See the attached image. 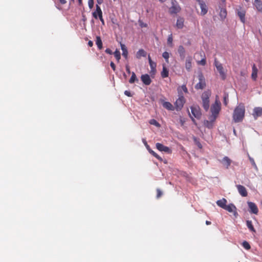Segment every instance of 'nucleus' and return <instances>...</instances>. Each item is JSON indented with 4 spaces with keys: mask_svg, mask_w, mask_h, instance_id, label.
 <instances>
[{
    "mask_svg": "<svg viewBox=\"0 0 262 262\" xmlns=\"http://www.w3.org/2000/svg\"><path fill=\"white\" fill-rule=\"evenodd\" d=\"M245 107L243 103H239L234 109L233 120L235 122H242L244 118Z\"/></svg>",
    "mask_w": 262,
    "mask_h": 262,
    "instance_id": "nucleus-1",
    "label": "nucleus"
},
{
    "mask_svg": "<svg viewBox=\"0 0 262 262\" xmlns=\"http://www.w3.org/2000/svg\"><path fill=\"white\" fill-rule=\"evenodd\" d=\"M178 93V98L176 100L174 103V108L177 111H181L184 106L186 102L185 98L184 97L183 92H182L180 88L177 89Z\"/></svg>",
    "mask_w": 262,
    "mask_h": 262,
    "instance_id": "nucleus-2",
    "label": "nucleus"
},
{
    "mask_svg": "<svg viewBox=\"0 0 262 262\" xmlns=\"http://www.w3.org/2000/svg\"><path fill=\"white\" fill-rule=\"evenodd\" d=\"M221 104L217 96H216V99L214 103L211 106V112L212 113V116L213 117V119L215 120L217 117L219 112L221 110Z\"/></svg>",
    "mask_w": 262,
    "mask_h": 262,
    "instance_id": "nucleus-3",
    "label": "nucleus"
},
{
    "mask_svg": "<svg viewBox=\"0 0 262 262\" xmlns=\"http://www.w3.org/2000/svg\"><path fill=\"white\" fill-rule=\"evenodd\" d=\"M199 82L195 85L196 90H203L206 86V81L204 76L202 73H200L198 75Z\"/></svg>",
    "mask_w": 262,
    "mask_h": 262,
    "instance_id": "nucleus-4",
    "label": "nucleus"
},
{
    "mask_svg": "<svg viewBox=\"0 0 262 262\" xmlns=\"http://www.w3.org/2000/svg\"><path fill=\"white\" fill-rule=\"evenodd\" d=\"M214 64L215 66L217 71L219 72L220 75L223 80H225L226 77V73L224 72L223 67L222 64L215 59Z\"/></svg>",
    "mask_w": 262,
    "mask_h": 262,
    "instance_id": "nucleus-5",
    "label": "nucleus"
},
{
    "mask_svg": "<svg viewBox=\"0 0 262 262\" xmlns=\"http://www.w3.org/2000/svg\"><path fill=\"white\" fill-rule=\"evenodd\" d=\"M181 10V7L176 0H171V6L169 8V13L171 14H177Z\"/></svg>",
    "mask_w": 262,
    "mask_h": 262,
    "instance_id": "nucleus-6",
    "label": "nucleus"
},
{
    "mask_svg": "<svg viewBox=\"0 0 262 262\" xmlns=\"http://www.w3.org/2000/svg\"><path fill=\"white\" fill-rule=\"evenodd\" d=\"M203 106L207 111L209 108V96L207 92L203 93L202 96Z\"/></svg>",
    "mask_w": 262,
    "mask_h": 262,
    "instance_id": "nucleus-7",
    "label": "nucleus"
},
{
    "mask_svg": "<svg viewBox=\"0 0 262 262\" xmlns=\"http://www.w3.org/2000/svg\"><path fill=\"white\" fill-rule=\"evenodd\" d=\"M156 147L160 151H163L169 154L172 153V150L169 147L166 146L160 143H157Z\"/></svg>",
    "mask_w": 262,
    "mask_h": 262,
    "instance_id": "nucleus-8",
    "label": "nucleus"
},
{
    "mask_svg": "<svg viewBox=\"0 0 262 262\" xmlns=\"http://www.w3.org/2000/svg\"><path fill=\"white\" fill-rule=\"evenodd\" d=\"M191 113L193 116L197 118L200 119L201 117L202 113L201 112V110L199 106H193L191 107Z\"/></svg>",
    "mask_w": 262,
    "mask_h": 262,
    "instance_id": "nucleus-9",
    "label": "nucleus"
},
{
    "mask_svg": "<svg viewBox=\"0 0 262 262\" xmlns=\"http://www.w3.org/2000/svg\"><path fill=\"white\" fill-rule=\"evenodd\" d=\"M247 204L250 209L249 211L251 213L257 214L258 212V209L256 205L254 203L251 202H248Z\"/></svg>",
    "mask_w": 262,
    "mask_h": 262,
    "instance_id": "nucleus-10",
    "label": "nucleus"
},
{
    "mask_svg": "<svg viewBox=\"0 0 262 262\" xmlns=\"http://www.w3.org/2000/svg\"><path fill=\"white\" fill-rule=\"evenodd\" d=\"M92 15L96 19L103 16L102 11L98 5H96V10L92 13Z\"/></svg>",
    "mask_w": 262,
    "mask_h": 262,
    "instance_id": "nucleus-11",
    "label": "nucleus"
},
{
    "mask_svg": "<svg viewBox=\"0 0 262 262\" xmlns=\"http://www.w3.org/2000/svg\"><path fill=\"white\" fill-rule=\"evenodd\" d=\"M239 193L243 197H246L248 195V192L246 188L241 185H237L236 186Z\"/></svg>",
    "mask_w": 262,
    "mask_h": 262,
    "instance_id": "nucleus-12",
    "label": "nucleus"
},
{
    "mask_svg": "<svg viewBox=\"0 0 262 262\" xmlns=\"http://www.w3.org/2000/svg\"><path fill=\"white\" fill-rule=\"evenodd\" d=\"M226 169H228L232 162L231 160L227 156L224 157L222 160L220 161Z\"/></svg>",
    "mask_w": 262,
    "mask_h": 262,
    "instance_id": "nucleus-13",
    "label": "nucleus"
},
{
    "mask_svg": "<svg viewBox=\"0 0 262 262\" xmlns=\"http://www.w3.org/2000/svg\"><path fill=\"white\" fill-rule=\"evenodd\" d=\"M141 80L142 82L146 85H149L151 82V80L150 78V76L147 74L142 75L141 76Z\"/></svg>",
    "mask_w": 262,
    "mask_h": 262,
    "instance_id": "nucleus-14",
    "label": "nucleus"
},
{
    "mask_svg": "<svg viewBox=\"0 0 262 262\" xmlns=\"http://www.w3.org/2000/svg\"><path fill=\"white\" fill-rule=\"evenodd\" d=\"M198 1L199 3L200 8L201 9V15H205L207 13V11H208L207 7L205 3L201 0H198Z\"/></svg>",
    "mask_w": 262,
    "mask_h": 262,
    "instance_id": "nucleus-15",
    "label": "nucleus"
},
{
    "mask_svg": "<svg viewBox=\"0 0 262 262\" xmlns=\"http://www.w3.org/2000/svg\"><path fill=\"white\" fill-rule=\"evenodd\" d=\"M252 115L255 119L262 116V108L260 107H255L253 110Z\"/></svg>",
    "mask_w": 262,
    "mask_h": 262,
    "instance_id": "nucleus-16",
    "label": "nucleus"
},
{
    "mask_svg": "<svg viewBox=\"0 0 262 262\" xmlns=\"http://www.w3.org/2000/svg\"><path fill=\"white\" fill-rule=\"evenodd\" d=\"M163 106L169 111H174L175 110L174 106L169 102L164 101L162 103Z\"/></svg>",
    "mask_w": 262,
    "mask_h": 262,
    "instance_id": "nucleus-17",
    "label": "nucleus"
},
{
    "mask_svg": "<svg viewBox=\"0 0 262 262\" xmlns=\"http://www.w3.org/2000/svg\"><path fill=\"white\" fill-rule=\"evenodd\" d=\"M184 19L183 17H179L176 23V27L178 29H182L184 27Z\"/></svg>",
    "mask_w": 262,
    "mask_h": 262,
    "instance_id": "nucleus-18",
    "label": "nucleus"
},
{
    "mask_svg": "<svg viewBox=\"0 0 262 262\" xmlns=\"http://www.w3.org/2000/svg\"><path fill=\"white\" fill-rule=\"evenodd\" d=\"M252 71L251 74V77L253 80H256L257 77L258 69L255 64L252 66Z\"/></svg>",
    "mask_w": 262,
    "mask_h": 262,
    "instance_id": "nucleus-19",
    "label": "nucleus"
},
{
    "mask_svg": "<svg viewBox=\"0 0 262 262\" xmlns=\"http://www.w3.org/2000/svg\"><path fill=\"white\" fill-rule=\"evenodd\" d=\"M253 4L258 11L262 12V2L260 0H255Z\"/></svg>",
    "mask_w": 262,
    "mask_h": 262,
    "instance_id": "nucleus-20",
    "label": "nucleus"
},
{
    "mask_svg": "<svg viewBox=\"0 0 262 262\" xmlns=\"http://www.w3.org/2000/svg\"><path fill=\"white\" fill-rule=\"evenodd\" d=\"M161 75L163 78L168 77L169 71L166 67L165 64H163L162 71L161 73Z\"/></svg>",
    "mask_w": 262,
    "mask_h": 262,
    "instance_id": "nucleus-21",
    "label": "nucleus"
},
{
    "mask_svg": "<svg viewBox=\"0 0 262 262\" xmlns=\"http://www.w3.org/2000/svg\"><path fill=\"white\" fill-rule=\"evenodd\" d=\"M226 203H227V200L223 198L221 200H218L216 202V204L220 207L225 209V207L226 206Z\"/></svg>",
    "mask_w": 262,
    "mask_h": 262,
    "instance_id": "nucleus-22",
    "label": "nucleus"
},
{
    "mask_svg": "<svg viewBox=\"0 0 262 262\" xmlns=\"http://www.w3.org/2000/svg\"><path fill=\"white\" fill-rule=\"evenodd\" d=\"M245 14L246 12L245 10H243L241 11H238L237 12V15L243 23H245Z\"/></svg>",
    "mask_w": 262,
    "mask_h": 262,
    "instance_id": "nucleus-23",
    "label": "nucleus"
},
{
    "mask_svg": "<svg viewBox=\"0 0 262 262\" xmlns=\"http://www.w3.org/2000/svg\"><path fill=\"white\" fill-rule=\"evenodd\" d=\"M224 209L227 210L229 212H235L236 208L233 204H230L228 205H226Z\"/></svg>",
    "mask_w": 262,
    "mask_h": 262,
    "instance_id": "nucleus-24",
    "label": "nucleus"
},
{
    "mask_svg": "<svg viewBox=\"0 0 262 262\" xmlns=\"http://www.w3.org/2000/svg\"><path fill=\"white\" fill-rule=\"evenodd\" d=\"M191 61L192 59L190 57H189L186 59L185 63V68L188 71H189L191 69Z\"/></svg>",
    "mask_w": 262,
    "mask_h": 262,
    "instance_id": "nucleus-25",
    "label": "nucleus"
},
{
    "mask_svg": "<svg viewBox=\"0 0 262 262\" xmlns=\"http://www.w3.org/2000/svg\"><path fill=\"white\" fill-rule=\"evenodd\" d=\"M146 52L143 49H140L136 54V57L140 59L141 57H146Z\"/></svg>",
    "mask_w": 262,
    "mask_h": 262,
    "instance_id": "nucleus-26",
    "label": "nucleus"
},
{
    "mask_svg": "<svg viewBox=\"0 0 262 262\" xmlns=\"http://www.w3.org/2000/svg\"><path fill=\"white\" fill-rule=\"evenodd\" d=\"M121 48L122 51L123 56H124L125 58H127L128 55V51L126 46L125 45L121 43Z\"/></svg>",
    "mask_w": 262,
    "mask_h": 262,
    "instance_id": "nucleus-27",
    "label": "nucleus"
},
{
    "mask_svg": "<svg viewBox=\"0 0 262 262\" xmlns=\"http://www.w3.org/2000/svg\"><path fill=\"white\" fill-rule=\"evenodd\" d=\"M96 44L99 50L102 49V41L101 40V37L99 36H96Z\"/></svg>",
    "mask_w": 262,
    "mask_h": 262,
    "instance_id": "nucleus-28",
    "label": "nucleus"
},
{
    "mask_svg": "<svg viewBox=\"0 0 262 262\" xmlns=\"http://www.w3.org/2000/svg\"><path fill=\"white\" fill-rule=\"evenodd\" d=\"M178 52L180 56L183 58H184L185 50L184 48L182 46H180L178 48Z\"/></svg>",
    "mask_w": 262,
    "mask_h": 262,
    "instance_id": "nucleus-29",
    "label": "nucleus"
},
{
    "mask_svg": "<svg viewBox=\"0 0 262 262\" xmlns=\"http://www.w3.org/2000/svg\"><path fill=\"white\" fill-rule=\"evenodd\" d=\"M246 224L249 230L252 232H255V230L252 225L251 221L248 220L246 221Z\"/></svg>",
    "mask_w": 262,
    "mask_h": 262,
    "instance_id": "nucleus-30",
    "label": "nucleus"
},
{
    "mask_svg": "<svg viewBox=\"0 0 262 262\" xmlns=\"http://www.w3.org/2000/svg\"><path fill=\"white\" fill-rule=\"evenodd\" d=\"M135 81H138V79H137L135 73L134 72H132V76L129 80V82L130 83H133Z\"/></svg>",
    "mask_w": 262,
    "mask_h": 262,
    "instance_id": "nucleus-31",
    "label": "nucleus"
},
{
    "mask_svg": "<svg viewBox=\"0 0 262 262\" xmlns=\"http://www.w3.org/2000/svg\"><path fill=\"white\" fill-rule=\"evenodd\" d=\"M227 15V11L226 9L222 8L220 10V16L222 19L226 18Z\"/></svg>",
    "mask_w": 262,
    "mask_h": 262,
    "instance_id": "nucleus-32",
    "label": "nucleus"
},
{
    "mask_svg": "<svg viewBox=\"0 0 262 262\" xmlns=\"http://www.w3.org/2000/svg\"><path fill=\"white\" fill-rule=\"evenodd\" d=\"M149 66L151 69V72L155 73L156 71V63L153 61L152 62L149 63Z\"/></svg>",
    "mask_w": 262,
    "mask_h": 262,
    "instance_id": "nucleus-33",
    "label": "nucleus"
},
{
    "mask_svg": "<svg viewBox=\"0 0 262 262\" xmlns=\"http://www.w3.org/2000/svg\"><path fill=\"white\" fill-rule=\"evenodd\" d=\"M150 154H151L154 157H155L156 158H157L158 160H159L160 161H162L163 159L162 158L159 156L156 152H155L154 150L152 149L149 152Z\"/></svg>",
    "mask_w": 262,
    "mask_h": 262,
    "instance_id": "nucleus-34",
    "label": "nucleus"
},
{
    "mask_svg": "<svg viewBox=\"0 0 262 262\" xmlns=\"http://www.w3.org/2000/svg\"><path fill=\"white\" fill-rule=\"evenodd\" d=\"M114 56L116 58V59L119 61V60L120 59V58H121V55H120V51L118 50L117 49L114 52Z\"/></svg>",
    "mask_w": 262,
    "mask_h": 262,
    "instance_id": "nucleus-35",
    "label": "nucleus"
},
{
    "mask_svg": "<svg viewBox=\"0 0 262 262\" xmlns=\"http://www.w3.org/2000/svg\"><path fill=\"white\" fill-rule=\"evenodd\" d=\"M242 245L246 250H249L251 248L250 244L247 241H244L242 243Z\"/></svg>",
    "mask_w": 262,
    "mask_h": 262,
    "instance_id": "nucleus-36",
    "label": "nucleus"
},
{
    "mask_svg": "<svg viewBox=\"0 0 262 262\" xmlns=\"http://www.w3.org/2000/svg\"><path fill=\"white\" fill-rule=\"evenodd\" d=\"M178 88H180L181 91H183L185 93H188V91L185 84L182 85L181 86H179Z\"/></svg>",
    "mask_w": 262,
    "mask_h": 262,
    "instance_id": "nucleus-37",
    "label": "nucleus"
},
{
    "mask_svg": "<svg viewBox=\"0 0 262 262\" xmlns=\"http://www.w3.org/2000/svg\"><path fill=\"white\" fill-rule=\"evenodd\" d=\"M149 123L152 125H154L156 126L159 127L160 126V124L155 120V119H151L149 121Z\"/></svg>",
    "mask_w": 262,
    "mask_h": 262,
    "instance_id": "nucleus-38",
    "label": "nucleus"
},
{
    "mask_svg": "<svg viewBox=\"0 0 262 262\" xmlns=\"http://www.w3.org/2000/svg\"><path fill=\"white\" fill-rule=\"evenodd\" d=\"M162 56L167 62H168V58L169 57V53L167 52H164L162 54Z\"/></svg>",
    "mask_w": 262,
    "mask_h": 262,
    "instance_id": "nucleus-39",
    "label": "nucleus"
},
{
    "mask_svg": "<svg viewBox=\"0 0 262 262\" xmlns=\"http://www.w3.org/2000/svg\"><path fill=\"white\" fill-rule=\"evenodd\" d=\"M228 102V94H225L224 96V104L227 105Z\"/></svg>",
    "mask_w": 262,
    "mask_h": 262,
    "instance_id": "nucleus-40",
    "label": "nucleus"
},
{
    "mask_svg": "<svg viewBox=\"0 0 262 262\" xmlns=\"http://www.w3.org/2000/svg\"><path fill=\"white\" fill-rule=\"evenodd\" d=\"M163 194L162 191L159 188L157 189V198H160Z\"/></svg>",
    "mask_w": 262,
    "mask_h": 262,
    "instance_id": "nucleus-41",
    "label": "nucleus"
},
{
    "mask_svg": "<svg viewBox=\"0 0 262 262\" xmlns=\"http://www.w3.org/2000/svg\"><path fill=\"white\" fill-rule=\"evenodd\" d=\"M198 63L199 64H201L202 66H205L206 63V61L205 58H203L201 60L198 61Z\"/></svg>",
    "mask_w": 262,
    "mask_h": 262,
    "instance_id": "nucleus-42",
    "label": "nucleus"
},
{
    "mask_svg": "<svg viewBox=\"0 0 262 262\" xmlns=\"http://www.w3.org/2000/svg\"><path fill=\"white\" fill-rule=\"evenodd\" d=\"M172 34H170L168 37V39H167V43L168 45H171L172 43Z\"/></svg>",
    "mask_w": 262,
    "mask_h": 262,
    "instance_id": "nucleus-43",
    "label": "nucleus"
},
{
    "mask_svg": "<svg viewBox=\"0 0 262 262\" xmlns=\"http://www.w3.org/2000/svg\"><path fill=\"white\" fill-rule=\"evenodd\" d=\"M88 5L90 9H92L94 6V0H89Z\"/></svg>",
    "mask_w": 262,
    "mask_h": 262,
    "instance_id": "nucleus-44",
    "label": "nucleus"
},
{
    "mask_svg": "<svg viewBox=\"0 0 262 262\" xmlns=\"http://www.w3.org/2000/svg\"><path fill=\"white\" fill-rule=\"evenodd\" d=\"M139 25L141 28H145V27H147V25L146 24L144 23L143 22H142L141 21H139Z\"/></svg>",
    "mask_w": 262,
    "mask_h": 262,
    "instance_id": "nucleus-45",
    "label": "nucleus"
},
{
    "mask_svg": "<svg viewBox=\"0 0 262 262\" xmlns=\"http://www.w3.org/2000/svg\"><path fill=\"white\" fill-rule=\"evenodd\" d=\"M110 66L111 67L112 69L115 71V70H116V66H115V63L113 62H112V61L111 62Z\"/></svg>",
    "mask_w": 262,
    "mask_h": 262,
    "instance_id": "nucleus-46",
    "label": "nucleus"
},
{
    "mask_svg": "<svg viewBox=\"0 0 262 262\" xmlns=\"http://www.w3.org/2000/svg\"><path fill=\"white\" fill-rule=\"evenodd\" d=\"M124 94L128 96V97H132V95L131 94L130 92L129 91H125L124 92Z\"/></svg>",
    "mask_w": 262,
    "mask_h": 262,
    "instance_id": "nucleus-47",
    "label": "nucleus"
},
{
    "mask_svg": "<svg viewBox=\"0 0 262 262\" xmlns=\"http://www.w3.org/2000/svg\"><path fill=\"white\" fill-rule=\"evenodd\" d=\"M105 52L107 53V54H113V52H112V51L109 49V48H107L106 50H105Z\"/></svg>",
    "mask_w": 262,
    "mask_h": 262,
    "instance_id": "nucleus-48",
    "label": "nucleus"
},
{
    "mask_svg": "<svg viewBox=\"0 0 262 262\" xmlns=\"http://www.w3.org/2000/svg\"><path fill=\"white\" fill-rule=\"evenodd\" d=\"M125 69H126V71L127 72V73L129 74H130V68H129V66L128 65H126Z\"/></svg>",
    "mask_w": 262,
    "mask_h": 262,
    "instance_id": "nucleus-49",
    "label": "nucleus"
},
{
    "mask_svg": "<svg viewBox=\"0 0 262 262\" xmlns=\"http://www.w3.org/2000/svg\"><path fill=\"white\" fill-rule=\"evenodd\" d=\"M250 160L251 163L252 164V165L255 166H256V164H255V163L254 162V159L251 158H250Z\"/></svg>",
    "mask_w": 262,
    "mask_h": 262,
    "instance_id": "nucleus-50",
    "label": "nucleus"
},
{
    "mask_svg": "<svg viewBox=\"0 0 262 262\" xmlns=\"http://www.w3.org/2000/svg\"><path fill=\"white\" fill-rule=\"evenodd\" d=\"M99 19H100V20L101 21V22L102 24L103 25H105V23H104V19H103V16H102L101 17H99Z\"/></svg>",
    "mask_w": 262,
    "mask_h": 262,
    "instance_id": "nucleus-51",
    "label": "nucleus"
},
{
    "mask_svg": "<svg viewBox=\"0 0 262 262\" xmlns=\"http://www.w3.org/2000/svg\"><path fill=\"white\" fill-rule=\"evenodd\" d=\"M88 46L90 47H92L93 46V42L91 40H89V42H88Z\"/></svg>",
    "mask_w": 262,
    "mask_h": 262,
    "instance_id": "nucleus-52",
    "label": "nucleus"
},
{
    "mask_svg": "<svg viewBox=\"0 0 262 262\" xmlns=\"http://www.w3.org/2000/svg\"><path fill=\"white\" fill-rule=\"evenodd\" d=\"M180 123L182 126H183L185 123V120H184L182 118H180Z\"/></svg>",
    "mask_w": 262,
    "mask_h": 262,
    "instance_id": "nucleus-53",
    "label": "nucleus"
},
{
    "mask_svg": "<svg viewBox=\"0 0 262 262\" xmlns=\"http://www.w3.org/2000/svg\"><path fill=\"white\" fill-rule=\"evenodd\" d=\"M97 5H101L103 3V0H97Z\"/></svg>",
    "mask_w": 262,
    "mask_h": 262,
    "instance_id": "nucleus-54",
    "label": "nucleus"
},
{
    "mask_svg": "<svg viewBox=\"0 0 262 262\" xmlns=\"http://www.w3.org/2000/svg\"><path fill=\"white\" fill-rule=\"evenodd\" d=\"M61 4H65L67 3L66 0H59Z\"/></svg>",
    "mask_w": 262,
    "mask_h": 262,
    "instance_id": "nucleus-55",
    "label": "nucleus"
},
{
    "mask_svg": "<svg viewBox=\"0 0 262 262\" xmlns=\"http://www.w3.org/2000/svg\"><path fill=\"white\" fill-rule=\"evenodd\" d=\"M148 59L149 63L153 62L152 60H151V57L149 55L148 56Z\"/></svg>",
    "mask_w": 262,
    "mask_h": 262,
    "instance_id": "nucleus-56",
    "label": "nucleus"
},
{
    "mask_svg": "<svg viewBox=\"0 0 262 262\" xmlns=\"http://www.w3.org/2000/svg\"><path fill=\"white\" fill-rule=\"evenodd\" d=\"M78 1L79 5H82V0H78Z\"/></svg>",
    "mask_w": 262,
    "mask_h": 262,
    "instance_id": "nucleus-57",
    "label": "nucleus"
},
{
    "mask_svg": "<svg viewBox=\"0 0 262 262\" xmlns=\"http://www.w3.org/2000/svg\"><path fill=\"white\" fill-rule=\"evenodd\" d=\"M206 224L207 225H210L211 224V222L208 221H206Z\"/></svg>",
    "mask_w": 262,
    "mask_h": 262,
    "instance_id": "nucleus-58",
    "label": "nucleus"
},
{
    "mask_svg": "<svg viewBox=\"0 0 262 262\" xmlns=\"http://www.w3.org/2000/svg\"><path fill=\"white\" fill-rule=\"evenodd\" d=\"M145 145L146 146L147 149H148V148H150L149 146L147 144V143L146 142H145Z\"/></svg>",
    "mask_w": 262,
    "mask_h": 262,
    "instance_id": "nucleus-59",
    "label": "nucleus"
},
{
    "mask_svg": "<svg viewBox=\"0 0 262 262\" xmlns=\"http://www.w3.org/2000/svg\"><path fill=\"white\" fill-rule=\"evenodd\" d=\"M147 150L149 152L151 150V149L150 148H148Z\"/></svg>",
    "mask_w": 262,
    "mask_h": 262,
    "instance_id": "nucleus-60",
    "label": "nucleus"
},
{
    "mask_svg": "<svg viewBox=\"0 0 262 262\" xmlns=\"http://www.w3.org/2000/svg\"><path fill=\"white\" fill-rule=\"evenodd\" d=\"M192 120L193 121V122H195V120H194V119L193 118H192Z\"/></svg>",
    "mask_w": 262,
    "mask_h": 262,
    "instance_id": "nucleus-61",
    "label": "nucleus"
},
{
    "mask_svg": "<svg viewBox=\"0 0 262 262\" xmlns=\"http://www.w3.org/2000/svg\"><path fill=\"white\" fill-rule=\"evenodd\" d=\"M123 76H124V77H125V78L126 77L125 74H124Z\"/></svg>",
    "mask_w": 262,
    "mask_h": 262,
    "instance_id": "nucleus-62",
    "label": "nucleus"
},
{
    "mask_svg": "<svg viewBox=\"0 0 262 262\" xmlns=\"http://www.w3.org/2000/svg\"><path fill=\"white\" fill-rule=\"evenodd\" d=\"M201 144H199V145H198L199 147H201Z\"/></svg>",
    "mask_w": 262,
    "mask_h": 262,
    "instance_id": "nucleus-63",
    "label": "nucleus"
},
{
    "mask_svg": "<svg viewBox=\"0 0 262 262\" xmlns=\"http://www.w3.org/2000/svg\"><path fill=\"white\" fill-rule=\"evenodd\" d=\"M223 2H225V0H222Z\"/></svg>",
    "mask_w": 262,
    "mask_h": 262,
    "instance_id": "nucleus-64",
    "label": "nucleus"
}]
</instances>
